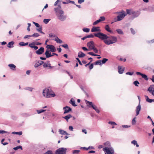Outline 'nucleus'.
Masks as SVG:
<instances>
[{"label":"nucleus","instance_id":"obj_22","mask_svg":"<svg viewBox=\"0 0 154 154\" xmlns=\"http://www.w3.org/2000/svg\"><path fill=\"white\" fill-rule=\"evenodd\" d=\"M85 56V54L81 51H79L78 53V56L80 58L84 57Z\"/></svg>","mask_w":154,"mask_h":154},{"label":"nucleus","instance_id":"obj_56","mask_svg":"<svg viewBox=\"0 0 154 154\" xmlns=\"http://www.w3.org/2000/svg\"><path fill=\"white\" fill-rule=\"evenodd\" d=\"M134 74V72H128L126 73V75H132Z\"/></svg>","mask_w":154,"mask_h":154},{"label":"nucleus","instance_id":"obj_34","mask_svg":"<svg viewBox=\"0 0 154 154\" xmlns=\"http://www.w3.org/2000/svg\"><path fill=\"white\" fill-rule=\"evenodd\" d=\"M13 134H16L20 135L22 134V131H20L18 132H13L12 133Z\"/></svg>","mask_w":154,"mask_h":154},{"label":"nucleus","instance_id":"obj_49","mask_svg":"<svg viewBox=\"0 0 154 154\" xmlns=\"http://www.w3.org/2000/svg\"><path fill=\"white\" fill-rule=\"evenodd\" d=\"M33 89V88H31V87H27L26 88H25V89L28 90L30 91H32Z\"/></svg>","mask_w":154,"mask_h":154},{"label":"nucleus","instance_id":"obj_4","mask_svg":"<svg viewBox=\"0 0 154 154\" xmlns=\"http://www.w3.org/2000/svg\"><path fill=\"white\" fill-rule=\"evenodd\" d=\"M117 14H119L117 17L114 18L115 22L119 21L122 20L124 17L127 15L125 11L122 10L121 11L116 12Z\"/></svg>","mask_w":154,"mask_h":154},{"label":"nucleus","instance_id":"obj_43","mask_svg":"<svg viewBox=\"0 0 154 154\" xmlns=\"http://www.w3.org/2000/svg\"><path fill=\"white\" fill-rule=\"evenodd\" d=\"M43 154H53V153L51 150H48L46 152Z\"/></svg>","mask_w":154,"mask_h":154},{"label":"nucleus","instance_id":"obj_64","mask_svg":"<svg viewBox=\"0 0 154 154\" xmlns=\"http://www.w3.org/2000/svg\"><path fill=\"white\" fill-rule=\"evenodd\" d=\"M69 130H70L71 131H73V128L72 126H69Z\"/></svg>","mask_w":154,"mask_h":154},{"label":"nucleus","instance_id":"obj_9","mask_svg":"<svg viewBox=\"0 0 154 154\" xmlns=\"http://www.w3.org/2000/svg\"><path fill=\"white\" fill-rule=\"evenodd\" d=\"M46 48L48 50L50 49V52H54L56 51L55 47L53 45H48L46 46Z\"/></svg>","mask_w":154,"mask_h":154},{"label":"nucleus","instance_id":"obj_55","mask_svg":"<svg viewBox=\"0 0 154 154\" xmlns=\"http://www.w3.org/2000/svg\"><path fill=\"white\" fill-rule=\"evenodd\" d=\"M92 49L93 50L94 52L95 53H97L98 52V50L95 47H94V49Z\"/></svg>","mask_w":154,"mask_h":154},{"label":"nucleus","instance_id":"obj_38","mask_svg":"<svg viewBox=\"0 0 154 154\" xmlns=\"http://www.w3.org/2000/svg\"><path fill=\"white\" fill-rule=\"evenodd\" d=\"M95 64L96 65H101L102 63H101V60H98L95 62Z\"/></svg>","mask_w":154,"mask_h":154},{"label":"nucleus","instance_id":"obj_28","mask_svg":"<svg viewBox=\"0 0 154 154\" xmlns=\"http://www.w3.org/2000/svg\"><path fill=\"white\" fill-rule=\"evenodd\" d=\"M131 143L132 144H133V145H134V146L136 145V146L137 147H138L139 146V145L137 143V141L135 140H133V141H132L131 142Z\"/></svg>","mask_w":154,"mask_h":154},{"label":"nucleus","instance_id":"obj_45","mask_svg":"<svg viewBox=\"0 0 154 154\" xmlns=\"http://www.w3.org/2000/svg\"><path fill=\"white\" fill-rule=\"evenodd\" d=\"M62 47L64 48L65 49H68L69 48L68 45L67 44L62 45Z\"/></svg>","mask_w":154,"mask_h":154},{"label":"nucleus","instance_id":"obj_1","mask_svg":"<svg viewBox=\"0 0 154 154\" xmlns=\"http://www.w3.org/2000/svg\"><path fill=\"white\" fill-rule=\"evenodd\" d=\"M95 36L99 38L103 41L104 43L107 45L115 43L117 40L116 37L114 36H109L106 35L101 32L94 33Z\"/></svg>","mask_w":154,"mask_h":154},{"label":"nucleus","instance_id":"obj_8","mask_svg":"<svg viewBox=\"0 0 154 154\" xmlns=\"http://www.w3.org/2000/svg\"><path fill=\"white\" fill-rule=\"evenodd\" d=\"M45 54L46 58H48L51 57L54 55H56L57 56H58V54L55 53H52L51 54V53L50 52V51L49 50H47L45 53Z\"/></svg>","mask_w":154,"mask_h":154},{"label":"nucleus","instance_id":"obj_54","mask_svg":"<svg viewBox=\"0 0 154 154\" xmlns=\"http://www.w3.org/2000/svg\"><path fill=\"white\" fill-rule=\"evenodd\" d=\"M4 133H8V134H9V133L8 132L2 130H0V134H3Z\"/></svg>","mask_w":154,"mask_h":154},{"label":"nucleus","instance_id":"obj_37","mask_svg":"<svg viewBox=\"0 0 154 154\" xmlns=\"http://www.w3.org/2000/svg\"><path fill=\"white\" fill-rule=\"evenodd\" d=\"M51 19H44L43 20L44 23L45 24L48 23V22Z\"/></svg>","mask_w":154,"mask_h":154},{"label":"nucleus","instance_id":"obj_57","mask_svg":"<svg viewBox=\"0 0 154 154\" xmlns=\"http://www.w3.org/2000/svg\"><path fill=\"white\" fill-rule=\"evenodd\" d=\"M34 45H39L41 44V43H40L38 42H33Z\"/></svg>","mask_w":154,"mask_h":154},{"label":"nucleus","instance_id":"obj_19","mask_svg":"<svg viewBox=\"0 0 154 154\" xmlns=\"http://www.w3.org/2000/svg\"><path fill=\"white\" fill-rule=\"evenodd\" d=\"M105 29H106V30L108 32H109L110 33H113V32L112 30L110 29V28L109 26L108 25H106L105 27Z\"/></svg>","mask_w":154,"mask_h":154},{"label":"nucleus","instance_id":"obj_10","mask_svg":"<svg viewBox=\"0 0 154 154\" xmlns=\"http://www.w3.org/2000/svg\"><path fill=\"white\" fill-rule=\"evenodd\" d=\"M87 46L90 50H92L95 47L94 42L93 41H91L87 43Z\"/></svg>","mask_w":154,"mask_h":154},{"label":"nucleus","instance_id":"obj_46","mask_svg":"<svg viewBox=\"0 0 154 154\" xmlns=\"http://www.w3.org/2000/svg\"><path fill=\"white\" fill-rule=\"evenodd\" d=\"M108 60V59L105 58H104L102 61V64H104Z\"/></svg>","mask_w":154,"mask_h":154},{"label":"nucleus","instance_id":"obj_17","mask_svg":"<svg viewBox=\"0 0 154 154\" xmlns=\"http://www.w3.org/2000/svg\"><path fill=\"white\" fill-rule=\"evenodd\" d=\"M100 31L99 27H93L91 30V31L92 32H96L98 31Z\"/></svg>","mask_w":154,"mask_h":154},{"label":"nucleus","instance_id":"obj_39","mask_svg":"<svg viewBox=\"0 0 154 154\" xmlns=\"http://www.w3.org/2000/svg\"><path fill=\"white\" fill-rule=\"evenodd\" d=\"M80 152L79 150H74L72 151V154H78Z\"/></svg>","mask_w":154,"mask_h":154},{"label":"nucleus","instance_id":"obj_35","mask_svg":"<svg viewBox=\"0 0 154 154\" xmlns=\"http://www.w3.org/2000/svg\"><path fill=\"white\" fill-rule=\"evenodd\" d=\"M145 97L146 99V100L147 102L149 103H151L152 102V99H149L148 96H146Z\"/></svg>","mask_w":154,"mask_h":154},{"label":"nucleus","instance_id":"obj_26","mask_svg":"<svg viewBox=\"0 0 154 154\" xmlns=\"http://www.w3.org/2000/svg\"><path fill=\"white\" fill-rule=\"evenodd\" d=\"M54 40L58 43L61 44L63 43L62 40L59 39L58 37H57L55 38Z\"/></svg>","mask_w":154,"mask_h":154},{"label":"nucleus","instance_id":"obj_32","mask_svg":"<svg viewBox=\"0 0 154 154\" xmlns=\"http://www.w3.org/2000/svg\"><path fill=\"white\" fill-rule=\"evenodd\" d=\"M141 76L145 80H146V81L148 80V78L147 77V76L145 74H143L141 75Z\"/></svg>","mask_w":154,"mask_h":154},{"label":"nucleus","instance_id":"obj_44","mask_svg":"<svg viewBox=\"0 0 154 154\" xmlns=\"http://www.w3.org/2000/svg\"><path fill=\"white\" fill-rule=\"evenodd\" d=\"M40 65L39 61L37 62L35 64L34 66L35 68H36Z\"/></svg>","mask_w":154,"mask_h":154},{"label":"nucleus","instance_id":"obj_63","mask_svg":"<svg viewBox=\"0 0 154 154\" xmlns=\"http://www.w3.org/2000/svg\"><path fill=\"white\" fill-rule=\"evenodd\" d=\"M76 59L78 60V61L79 62V64H80V65H82V63H81V62L80 61V60L79 59V58H76Z\"/></svg>","mask_w":154,"mask_h":154},{"label":"nucleus","instance_id":"obj_52","mask_svg":"<svg viewBox=\"0 0 154 154\" xmlns=\"http://www.w3.org/2000/svg\"><path fill=\"white\" fill-rule=\"evenodd\" d=\"M108 123L112 125H116V124L114 122L109 121L108 122Z\"/></svg>","mask_w":154,"mask_h":154},{"label":"nucleus","instance_id":"obj_48","mask_svg":"<svg viewBox=\"0 0 154 154\" xmlns=\"http://www.w3.org/2000/svg\"><path fill=\"white\" fill-rule=\"evenodd\" d=\"M136 117H134L132 120V124L133 125H135L136 123Z\"/></svg>","mask_w":154,"mask_h":154},{"label":"nucleus","instance_id":"obj_60","mask_svg":"<svg viewBox=\"0 0 154 154\" xmlns=\"http://www.w3.org/2000/svg\"><path fill=\"white\" fill-rule=\"evenodd\" d=\"M82 49L85 51H89L90 50V49H87V48L86 47H83L82 48Z\"/></svg>","mask_w":154,"mask_h":154},{"label":"nucleus","instance_id":"obj_33","mask_svg":"<svg viewBox=\"0 0 154 154\" xmlns=\"http://www.w3.org/2000/svg\"><path fill=\"white\" fill-rule=\"evenodd\" d=\"M46 111V110L44 109H40V110H37L36 111L38 114H40L41 113L43 112Z\"/></svg>","mask_w":154,"mask_h":154},{"label":"nucleus","instance_id":"obj_59","mask_svg":"<svg viewBox=\"0 0 154 154\" xmlns=\"http://www.w3.org/2000/svg\"><path fill=\"white\" fill-rule=\"evenodd\" d=\"M49 37H55V35H53L52 33H51L49 34Z\"/></svg>","mask_w":154,"mask_h":154},{"label":"nucleus","instance_id":"obj_3","mask_svg":"<svg viewBox=\"0 0 154 154\" xmlns=\"http://www.w3.org/2000/svg\"><path fill=\"white\" fill-rule=\"evenodd\" d=\"M43 96L47 98L54 97L55 95L50 89L45 88L43 91Z\"/></svg>","mask_w":154,"mask_h":154},{"label":"nucleus","instance_id":"obj_51","mask_svg":"<svg viewBox=\"0 0 154 154\" xmlns=\"http://www.w3.org/2000/svg\"><path fill=\"white\" fill-rule=\"evenodd\" d=\"M35 46L34 43L33 42H32L31 43H30L29 45V46L31 48H32V47Z\"/></svg>","mask_w":154,"mask_h":154},{"label":"nucleus","instance_id":"obj_29","mask_svg":"<svg viewBox=\"0 0 154 154\" xmlns=\"http://www.w3.org/2000/svg\"><path fill=\"white\" fill-rule=\"evenodd\" d=\"M104 144L106 146V147H112L111 146L110 143L108 141H107Z\"/></svg>","mask_w":154,"mask_h":154},{"label":"nucleus","instance_id":"obj_15","mask_svg":"<svg viewBox=\"0 0 154 154\" xmlns=\"http://www.w3.org/2000/svg\"><path fill=\"white\" fill-rule=\"evenodd\" d=\"M44 48L43 47H41L38 50L35 51V53L38 55H40L44 53Z\"/></svg>","mask_w":154,"mask_h":154},{"label":"nucleus","instance_id":"obj_21","mask_svg":"<svg viewBox=\"0 0 154 154\" xmlns=\"http://www.w3.org/2000/svg\"><path fill=\"white\" fill-rule=\"evenodd\" d=\"M14 44V42L13 41L9 42L7 45V46L9 48H13L14 47L13 45Z\"/></svg>","mask_w":154,"mask_h":154},{"label":"nucleus","instance_id":"obj_11","mask_svg":"<svg viewBox=\"0 0 154 154\" xmlns=\"http://www.w3.org/2000/svg\"><path fill=\"white\" fill-rule=\"evenodd\" d=\"M63 110H64V114L69 113V112L72 111V109L69 106H66L63 108Z\"/></svg>","mask_w":154,"mask_h":154},{"label":"nucleus","instance_id":"obj_13","mask_svg":"<svg viewBox=\"0 0 154 154\" xmlns=\"http://www.w3.org/2000/svg\"><path fill=\"white\" fill-rule=\"evenodd\" d=\"M148 91L152 95L154 96V85L150 86L148 89Z\"/></svg>","mask_w":154,"mask_h":154},{"label":"nucleus","instance_id":"obj_7","mask_svg":"<svg viewBox=\"0 0 154 154\" xmlns=\"http://www.w3.org/2000/svg\"><path fill=\"white\" fill-rule=\"evenodd\" d=\"M67 149L65 148H60L56 150L55 154H66Z\"/></svg>","mask_w":154,"mask_h":154},{"label":"nucleus","instance_id":"obj_24","mask_svg":"<svg viewBox=\"0 0 154 154\" xmlns=\"http://www.w3.org/2000/svg\"><path fill=\"white\" fill-rule=\"evenodd\" d=\"M69 103L74 106H77V105L75 104V100L73 98L71 99L69 101Z\"/></svg>","mask_w":154,"mask_h":154},{"label":"nucleus","instance_id":"obj_42","mask_svg":"<svg viewBox=\"0 0 154 154\" xmlns=\"http://www.w3.org/2000/svg\"><path fill=\"white\" fill-rule=\"evenodd\" d=\"M37 30L39 32L42 33L43 34H45V33L42 31V27H40L39 29H37Z\"/></svg>","mask_w":154,"mask_h":154},{"label":"nucleus","instance_id":"obj_50","mask_svg":"<svg viewBox=\"0 0 154 154\" xmlns=\"http://www.w3.org/2000/svg\"><path fill=\"white\" fill-rule=\"evenodd\" d=\"M133 83L136 86L138 87V84H139V82L137 81H135Z\"/></svg>","mask_w":154,"mask_h":154},{"label":"nucleus","instance_id":"obj_41","mask_svg":"<svg viewBox=\"0 0 154 154\" xmlns=\"http://www.w3.org/2000/svg\"><path fill=\"white\" fill-rule=\"evenodd\" d=\"M83 31L86 32H88L90 31V29L88 28H85L83 29Z\"/></svg>","mask_w":154,"mask_h":154},{"label":"nucleus","instance_id":"obj_18","mask_svg":"<svg viewBox=\"0 0 154 154\" xmlns=\"http://www.w3.org/2000/svg\"><path fill=\"white\" fill-rule=\"evenodd\" d=\"M124 69V67H123L121 66H119L118 67V72L119 74L123 73Z\"/></svg>","mask_w":154,"mask_h":154},{"label":"nucleus","instance_id":"obj_30","mask_svg":"<svg viewBox=\"0 0 154 154\" xmlns=\"http://www.w3.org/2000/svg\"><path fill=\"white\" fill-rule=\"evenodd\" d=\"M28 44V42L25 43L23 42H21L19 43V45L21 46H26Z\"/></svg>","mask_w":154,"mask_h":154},{"label":"nucleus","instance_id":"obj_25","mask_svg":"<svg viewBox=\"0 0 154 154\" xmlns=\"http://www.w3.org/2000/svg\"><path fill=\"white\" fill-rule=\"evenodd\" d=\"M59 133L62 134H66L68 135V134L65 131H64L61 129H59Z\"/></svg>","mask_w":154,"mask_h":154},{"label":"nucleus","instance_id":"obj_6","mask_svg":"<svg viewBox=\"0 0 154 154\" xmlns=\"http://www.w3.org/2000/svg\"><path fill=\"white\" fill-rule=\"evenodd\" d=\"M103 150L105 152V154H113L114 151L112 147H105L103 148Z\"/></svg>","mask_w":154,"mask_h":154},{"label":"nucleus","instance_id":"obj_27","mask_svg":"<svg viewBox=\"0 0 154 154\" xmlns=\"http://www.w3.org/2000/svg\"><path fill=\"white\" fill-rule=\"evenodd\" d=\"M134 11L131 10L127 9L126 10L127 14H128L129 15H132V13H133Z\"/></svg>","mask_w":154,"mask_h":154},{"label":"nucleus","instance_id":"obj_20","mask_svg":"<svg viewBox=\"0 0 154 154\" xmlns=\"http://www.w3.org/2000/svg\"><path fill=\"white\" fill-rule=\"evenodd\" d=\"M72 117V116L71 115L68 114L64 117H63V118L65 119L66 121L68 122L69 119Z\"/></svg>","mask_w":154,"mask_h":154},{"label":"nucleus","instance_id":"obj_14","mask_svg":"<svg viewBox=\"0 0 154 154\" xmlns=\"http://www.w3.org/2000/svg\"><path fill=\"white\" fill-rule=\"evenodd\" d=\"M140 14V12L139 11H134L133 13H132V17L133 18L137 17Z\"/></svg>","mask_w":154,"mask_h":154},{"label":"nucleus","instance_id":"obj_2","mask_svg":"<svg viewBox=\"0 0 154 154\" xmlns=\"http://www.w3.org/2000/svg\"><path fill=\"white\" fill-rule=\"evenodd\" d=\"M54 10L58 19L61 21H64L66 20V16L64 15V11L62 10L60 5H59L57 8H54Z\"/></svg>","mask_w":154,"mask_h":154},{"label":"nucleus","instance_id":"obj_40","mask_svg":"<svg viewBox=\"0 0 154 154\" xmlns=\"http://www.w3.org/2000/svg\"><path fill=\"white\" fill-rule=\"evenodd\" d=\"M100 22V20L99 19L98 20H96L95 22H94L93 23V25L94 26H95V25H97V24L98 23H99Z\"/></svg>","mask_w":154,"mask_h":154},{"label":"nucleus","instance_id":"obj_12","mask_svg":"<svg viewBox=\"0 0 154 154\" xmlns=\"http://www.w3.org/2000/svg\"><path fill=\"white\" fill-rule=\"evenodd\" d=\"M43 66L44 68L48 67L49 69H52L54 67V66H51V64L49 61H47L43 65Z\"/></svg>","mask_w":154,"mask_h":154},{"label":"nucleus","instance_id":"obj_16","mask_svg":"<svg viewBox=\"0 0 154 154\" xmlns=\"http://www.w3.org/2000/svg\"><path fill=\"white\" fill-rule=\"evenodd\" d=\"M141 105L139 102L138 105L136 107V116H138L139 114V112L141 110Z\"/></svg>","mask_w":154,"mask_h":154},{"label":"nucleus","instance_id":"obj_36","mask_svg":"<svg viewBox=\"0 0 154 154\" xmlns=\"http://www.w3.org/2000/svg\"><path fill=\"white\" fill-rule=\"evenodd\" d=\"M19 149H20L21 150H22V146H18L15 147H14L13 148L14 149V150H17Z\"/></svg>","mask_w":154,"mask_h":154},{"label":"nucleus","instance_id":"obj_61","mask_svg":"<svg viewBox=\"0 0 154 154\" xmlns=\"http://www.w3.org/2000/svg\"><path fill=\"white\" fill-rule=\"evenodd\" d=\"M32 37V35H25L24 37V38L26 39L28 37Z\"/></svg>","mask_w":154,"mask_h":154},{"label":"nucleus","instance_id":"obj_47","mask_svg":"<svg viewBox=\"0 0 154 154\" xmlns=\"http://www.w3.org/2000/svg\"><path fill=\"white\" fill-rule=\"evenodd\" d=\"M39 36V35L37 33H34L32 35V37H37Z\"/></svg>","mask_w":154,"mask_h":154},{"label":"nucleus","instance_id":"obj_23","mask_svg":"<svg viewBox=\"0 0 154 154\" xmlns=\"http://www.w3.org/2000/svg\"><path fill=\"white\" fill-rule=\"evenodd\" d=\"M8 66L10 68L13 70H14L16 67V66L13 64H10L8 65Z\"/></svg>","mask_w":154,"mask_h":154},{"label":"nucleus","instance_id":"obj_58","mask_svg":"<svg viewBox=\"0 0 154 154\" xmlns=\"http://www.w3.org/2000/svg\"><path fill=\"white\" fill-rule=\"evenodd\" d=\"M105 17L103 16L101 17H100V19H99V20H100V22L104 20H105Z\"/></svg>","mask_w":154,"mask_h":154},{"label":"nucleus","instance_id":"obj_31","mask_svg":"<svg viewBox=\"0 0 154 154\" xmlns=\"http://www.w3.org/2000/svg\"><path fill=\"white\" fill-rule=\"evenodd\" d=\"M116 32L117 33L120 35H123L124 33L120 29H118L116 30Z\"/></svg>","mask_w":154,"mask_h":154},{"label":"nucleus","instance_id":"obj_5","mask_svg":"<svg viewBox=\"0 0 154 154\" xmlns=\"http://www.w3.org/2000/svg\"><path fill=\"white\" fill-rule=\"evenodd\" d=\"M85 102L86 104H87V106L89 107L90 108L91 107L95 110L97 113H99L100 111L98 109L97 107L95 105L93 104L91 102L88 101L86 100H85Z\"/></svg>","mask_w":154,"mask_h":154},{"label":"nucleus","instance_id":"obj_62","mask_svg":"<svg viewBox=\"0 0 154 154\" xmlns=\"http://www.w3.org/2000/svg\"><path fill=\"white\" fill-rule=\"evenodd\" d=\"M130 30H131V32L132 34H135V32L133 28H131L130 29Z\"/></svg>","mask_w":154,"mask_h":154},{"label":"nucleus","instance_id":"obj_53","mask_svg":"<svg viewBox=\"0 0 154 154\" xmlns=\"http://www.w3.org/2000/svg\"><path fill=\"white\" fill-rule=\"evenodd\" d=\"M88 54L90 55H91L92 56H98L96 54H94L92 52H88Z\"/></svg>","mask_w":154,"mask_h":154}]
</instances>
